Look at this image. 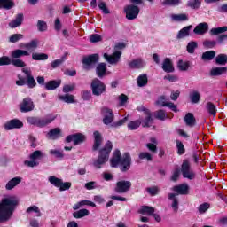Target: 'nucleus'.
<instances>
[{"label":"nucleus","mask_w":227,"mask_h":227,"mask_svg":"<svg viewBox=\"0 0 227 227\" xmlns=\"http://www.w3.org/2000/svg\"><path fill=\"white\" fill-rule=\"evenodd\" d=\"M14 6L13 0H0V8L3 10H12Z\"/></svg>","instance_id":"obj_40"},{"label":"nucleus","mask_w":227,"mask_h":227,"mask_svg":"<svg viewBox=\"0 0 227 227\" xmlns=\"http://www.w3.org/2000/svg\"><path fill=\"white\" fill-rule=\"evenodd\" d=\"M22 56H29V51L20 49H16L12 51L11 58L12 59H20Z\"/></svg>","instance_id":"obj_28"},{"label":"nucleus","mask_w":227,"mask_h":227,"mask_svg":"<svg viewBox=\"0 0 227 227\" xmlns=\"http://www.w3.org/2000/svg\"><path fill=\"white\" fill-rule=\"evenodd\" d=\"M84 141H86V136H84L82 133L68 135L65 139V143L73 142L74 146H77V145H82Z\"/></svg>","instance_id":"obj_12"},{"label":"nucleus","mask_w":227,"mask_h":227,"mask_svg":"<svg viewBox=\"0 0 227 227\" xmlns=\"http://www.w3.org/2000/svg\"><path fill=\"white\" fill-rule=\"evenodd\" d=\"M46 137H48V139H51L52 141L59 139V137H61V129L59 128L51 129L47 133Z\"/></svg>","instance_id":"obj_24"},{"label":"nucleus","mask_w":227,"mask_h":227,"mask_svg":"<svg viewBox=\"0 0 227 227\" xmlns=\"http://www.w3.org/2000/svg\"><path fill=\"white\" fill-rule=\"evenodd\" d=\"M138 212L143 215H153L155 214V208L149 206H142Z\"/></svg>","instance_id":"obj_33"},{"label":"nucleus","mask_w":227,"mask_h":227,"mask_svg":"<svg viewBox=\"0 0 227 227\" xmlns=\"http://www.w3.org/2000/svg\"><path fill=\"white\" fill-rule=\"evenodd\" d=\"M162 70L167 74H171V72H175V67H173V62L169 58H166L162 64Z\"/></svg>","instance_id":"obj_26"},{"label":"nucleus","mask_w":227,"mask_h":227,"mask_svg":"<svg viewBox=\"0 0 227 227\" xmlns=\"http://www.w3.org/2000/svg\"><path fill=\"white\" fill-rule=\"evenodd\" d=\"M155 104L160 107H166V106L168 105V102H166V96H160L155 102Z\"/></svg>","instance_id":"obj_64"},{"label":"nucleus","mask_w":227,"mask_h":227,"mask_svg":"<svg viewBox=\"0 0 227 227\" xmlns=\"http://www.w3.org/2000/svg\"><path fill=\"white\" fill-rule=\"evenodd\" d=\"M173 191H174V192H176L177 194L185 196V195L189 194V184H182L179 185H176L173 187Z\"/></svg>","instance_id":"obj_22"},{"label":"nucleus","mask_w":227,"mask_h":227,"mask_svg":"<svg viewBox=\"0 0 227 227\" xmlns=\"http://www.w3.org/2000/svg\"><path fill=\"white\" fill-rule=\"evenodd\" d=\"M215 61L216 65H226L227 55L226 54H219L215 58Z\"/></svg>","instance_id":"obj_49"},{"label":"nucleus","mask_w":227,"mask_h":227,"mask_svg":"<svg viewBox=\"0 0 227 227\" xmlns=\"http://www.w3.org/2000/svg\"><path fill=\"white\" fill-rule=\"evenodd\" d=\"M32 59L34 61H45L49 59V55L45 53H32Z\"/></svg>","instance_id":"obj_46"},{"label":"nucleus","mask_w":227,"mask_h":227,"mask_svg":"<svg viewBox=\"0 0 227 227\" xmlns=\"http://www.w3.org/2000/svg\"><path fill=\"white\" fill-rule=\"evenodd\" d=\"M189 67H190V65H189V62H187V61L179 60L177 62V67L182 72H187V70H189Z\"/></svg>","instance_id":"obj_55"},{"label":"nucleus","mask_w":227,"mask_h":227,"mask_svg":"<svg viewBox=\"0 0 227 227\" xmlns=\"http://www.w3.org/2000/svg\"><path fill=\"white\" fill-rule=\"evenodd\" d=\"M87 215H90V211L88 209H80L73 213V217H74V219H82V217H86Z\"/></svg>","instance_id":"obj_42"},{"label":"nucleus","mask_w":227,"mask_h":227,"mask_svg":"<svg viewBox=\"0 0 227 227\" xmlns=\"http://www.w3.org/2000/svg\"><path fill=\"white\" fill-rule=\"evenodd\" d=\"M103 58H105L106 61H107V63H109L110 65H118L121 58V51H116L112 55L104 53Z\"/></svg>","instance_id":"obj_15"},{"label":"nucleus","mask_w":227,"mask_h":227,"mask_svg":"<svg viewBox=\"0 0 227 227\" xmlns=\"http://www.w3.org/2000/svg\"><path fill=\"white\" fill-rule=\"evenodd\" d=\"M59 86H61V80H51L45 84V89L52 91L57 88H59Z\"/></svg>","instance_id":"obj_31"},{"label":"nucleus","mask_w":227,"mask_h":227,"mask_svg":"<svg viewBox=\"0 0 227 227\" xmlns=\"http://www.w3.org/2000/svg\"><path fill=\"white\" fill-rule=\"evenodd\" d=\"M12 65V59L8 56L0 57V67Z\"/></svg>","instance_id":"obj_61"},{"label":"nucleus","mask_w":227,"mask_h":227,"mask_svg":"<svg viewBox=\"0 0 227 227\" xmlns=\"http://www.w3.org/2000/svg\"><path fill=\"white\" fill-rule=\"evenodd\" d=\"M181 173L184 178H188V180H194L196 174L191 170V162L189 160H184L181 166Z\"/></svg>","instance_id":"obj_9"},{"label":"nucleus","mask_w":227,"mask_h":227,"mask_svg":"<svg viewBox=\"0 0 227 227\" xmlns=\"http://www.w3.org/2000/svg\"><path fill=\"white\" fill-rule=\"evenodd\" d=\"M137 84L139 88H143V86H146L148 84V76L146 74H140L137 79Z\"/></svg>","instance_id":"obj_41"},{"label":"nucleus","mask_w":227,"mask_h":227,"mask_svg":"<svg viewBox=\"0 0 227 227\" xmlns=\"http://www.w3.org/2000/svg\"><path fill=\"white\" fill-rule=\"evenodd\" d=\"M26 212L27 214H31V212H35V214H36V217H42V212L40 211V207H38L37 206H30Z\"/></svg>","instance_id":"obj_54"},{"label":"nucleus","mask_w":227,"mask_h":227,"mask_svg":"<svg viewBox=\"0 0 227 227\" xmlns=\"http://www.w3.org/2000/svg\"><path fill=\"white\" fill-rule=\"evenodd\" d=\"M48 181L50 182V184H51V185H54V187H57L58 189H59V187H61L62 179H60V178H58L54 176H51L48 178Z\"/></svg>","instance_id":"obj_47"},{"label":"nucleus","mask_w":227,"mask_h":227,"mask_svg":"<svg viewBox=\"0 0 227 227\" xmlns=\"http://www.w3.org/2000/svg\"><path fill=\"white\" fill-rule=\"evenodd\" d=\"M182 4V0H164L161 2V6H178Z\"/></svg>","instance_id":"obj_50"},{"label":"nucleus","mask_w":227,"mask_h":227,"mask_svg":"<svg viewBox=\"0 0 227 227\" xmlns=\"http://www.w3.org/2000/svg\"><path fill=\"white\" fill-rule=\"evenodd\" d=\"M56 118H57V115L50 114L45 117H27V121L30 125H35V127H39L40 129H43V127H47V125H50V123H52L54 120H56Z\"/></svg>","instance_id":"obj_4"},{"label":"nucleus","mask_w":227,"mask_h":227,"mask_svg":"<svg viewBox=\"0 0 227 227\" xmlns=\"http://www.w3.org/2000/svg\"><path fill=\"white\" fill-rule=\"evenodd\" d=\"M130 187H132V183L130 181L121 180L116 183L114 191L117 194H125V192L130 191Z\"/></svg>","instance_id":"obj_11"},{"label":"nucleus","mask_w":227,"mask_h":227,"mask_svg":"<svg viewBox=\"0 0 227 227\" xmlns=\"http://www.w3.org/2000/svg\"><path fill=\"white\" fill-rule=\"evenodd\" d=\"M37 29L41 33H43L44 31H46L47 30V22H45L43 20H38L37 21Z\"/></svg>","instance_id":"obj_62"},{"label":"nucleus","mask_w":227,"mask_h":227,"mask_svg":"<svg viewBox=\"0 0 227 227\" xmlns=\"http://www.w3.org/2000/svg\"><path fill=\"white\" fill-rule=\"evenodd\" d=\"M85 205H87L89 207H97L95 202H92V201H90V200H82V201L74 204V206L73 207V209L79 210V208H81L82 207H84Z\"/></svg>","instance_id":"obj_38"},{"label":"nucleus","mask_w":227,"mask_h":227,"mask_svg":"<svg viewBox=\"0 0 227 227\" xmlns=\"http://www.w3.org/2000/svg\"><path fill=\"white\" fill-rule=\"evenodd\" d=\"M178 194L176 193H169L168 194V200H172V204L171 207L174 210V212H178V208H179V200L178 198H176Z\"/></svg>","instance_id":"obj_30"},{"label":"nucleus","mask_w":227,"mask_h":227,"mask_svg":"<svg viewBox=\"0 0 227 227\" xmlns=\"http://www.w3.org/2000/svg\"><path fill=\"white\" fill-rule=\"evenodd\" d=\"M35 109V103L31 98H24L20 104V111L21 113H29Z\"/></svg>","instance_id":"obj_14"},{"label":"nucleus","mask_w":227,"mask_h":227,"mask_svg":"<svg viewBox=\"0 0 227 227\" xmlns=\"http://www.w3.org/2000/svg\"><path fill=\"white\" fill-rule=\"evenodd\" d=\"M59 100H62L66 104H75V97L72 94L60 95Z\"/></svg>","instance_id":"obj_34"},{"label":"nucleus","mask_w":227,"mask_h":227,"mask_svg":"<svg viewBox=\"0 0 227 227\" xmlns=\"http://www.w3.org/2000/svg\"><path fill=\"white\" fill-rule=\"evenodd\" d=\"M170 19L172 22H187L189 15L187 13L171 14Z\"/></svg>","instance_id":"obj_23"},{"label":"nucleus","mask_w":227,"mask_h":227,"mask_svg":"<svg viewBox=\"0 0 227 227\" xmlns=\"http://www.w3.org/2000/svg\"><path fill=\"white\" fill-rule=\"evenodd\" d=\"M208 208H210V204H208V202H204L198 207V212L199 214H205Z\"/></svg>","instance_id":"obj_57"},{"label":"nucleus","mask_w":227,"mask_h":227,"mask_svg":"<svg viewBox=\"0 0 227 227\" xmlns=\"http://www.w3.org/2000/svg\"><path fill=\"white\" fill-rule=\"evenodd\" d=\"M159 187L158 186H153V187H148L146 188V192L150 196H157L159 194Z\"/></svg>","instance_id":"obj_63"},{"label":"nucleus","mask_w":227,"mask_h":227,"mask_svg":"<svg viewBox=\"0 0 227 227\" xmlns=\"http://www.w3.org/2000/svg\"><path fill=\"white\" fill-rule=\"evenodd\" d=\"M193 33L194 35H200V36H203V35H206V33H208V23L207 22L199 23L193 29Z\"/></svg>","instance_id":"obj_18"},{"label":"nucleus","mask_w":227,"mask_h":227,"mask_svg":"<svg viewBox=\"0 0 227 227\" xmlns=\"http://www.w3.org/2000/svg\"><path fill=\"white\" fill-rule=\"evenodd\" d=\"M23 20H24V14L20 13L16 16L15 20H13L9 23V27L12 29H15V27H19V26L22 24Z\"/></svg>","instance_id":"obj_29"},{"label":"nucleus","mask_w":227,"mask_h":227,"mask_svg":"<svg viewBox=\"0 0 227 227\" xmlns=\"http://www.w3.org/2000/svg\"><path fill=\"white\" fill-rule=\"evenodd\" d=\"M22 127H24V124L18 119L11 120L4 125L5 130H13V129H22Z\"/></svg>","instance_id":"obj_17"},{"label":"nucleus","mask_w":227,"mask_h":227,"mask_svg":"<svg viewBox=\"0 0 227 227\" xmlns=\"http://www.w3.org/2000/svg\"><path fill=\"white\" fill-rule=\"evenodd\" d=\"M98 54H92L88 57H84L82 60L84 70H91L93 68V65L98 63Z\"/></svg>","instance_id":"obj_10"},{"label":"nucleus","mask_w":227,"mask_h":227,"mask_svg":"<svg viewBox=\"0 0 227 227\" xmlns=\"http://www.w3.org/2000/svg\"><path fill=\"white\" fill-rule=\"evenodd\" d=\"M129 130H137L141 127V120L130 121L127 125Z\"/></svg>","instance_id":"obj_48"},{"label":"nucleus","mask_w":227,"mask_h":227,"mask_svg":"<svg viewBox=\"0 0 227 227\" xmlns=\"http://www.w3.org/2000/svg\"><path fill=\"white\" fill-rule=\"evenodd\" d=\"M154 116L157 120H160L161 121H164V120H168V115L166 114V111L164 110L156 111Z\"/></svg>","instance_id":"obj_52"},{"label":"nucleus","mask_w":227,"mask_h":227,"mask_svg":"<svg viewBox=\"0 0 227 227\" xmlns=\"http://www.w3.org/2000/svg\"><path fill=\"white\" fill-rule=\"evenodd\" d=\"M186 6L192 10H200L201 8V0H188Z\"/></svg>","instance_id":"obj_37"},{"label":"nucleus","mask_w":227,"mask_h":227,"mask_svg":"<svg viewBox=\"0 0 227 227\" xmlns=\"http://www.w3.org/2000/svg\"><path fill=\"white\" fill-rule=\"evenodd\" d=\"M129 68H143L145 67V61H143L141 59H134L130 62H129Z\"/></svg>","instance_id":"obj_36"},{"label":"nucleus","mask_w":227,"mask_h":227,"mask_svg":"<svg viewBox=\"0 0 227 227\" xmlns=\"http://www.w3.org/2000/svg\"><path fill=\"white\" fill-rule=\"evenodd\" d=\"M206 109L211 116H215L217 114V107L212 102H207L206 104Z\"/></svg>","instance_id":"obj_43"},{"label":"nucleus","mask_w":227,"mask_h":227,"mask_svg":"<svg viewBox=\"0 0 227 227\" xmlns=\"http://www.w3.org/2000/svg\"><path fill=\"white\" fill-rule=\"evenodd\" d=\"M138 159H140V160H147L148 162H152L153 160L152 154L148 152L140 153L138 155Z\"/></svg>","instance_id":"obj_53"},{"label":"nucleus","mask_w":227,"mask_h":227,"mask_svg":"<svg viewBox=\"0 0 227 227\" xmlns=\"http://www.w3.org/2000/svg\"><path fill=\"white\" fill-rule=\"evenodd\" d=\"M98 6L99 10H101L103 13H105V15H109V13H111L109 9L107 8V4H106V2H99Z\"/></svg>","instance_id":"obj_60"},{"label":"nucleus","mask_w":227,"mask_h":227,"mask_svg":"<svg viewBox=\"0 0 227 227\" xmlns=\"http://www.w3.org/2000/svg\"><path fill=\"white\" fill-rule=\"evenodd\" d=\"M139 6L136 4H129L124 7V13L126 14V19L128 20H136L139 15Z\"/></svg>","instance_id":"obj_7"},{"label":"nucleus","mask_w":227,"mask_h":227,"mask_svg":"<svg viewBox=\"0 0 227 227\" xmlns=\"http://www.w3.org/2000/svg\"><path fill=\"white\" fill-rule=\"evenodd\" d=\"M93 137H94V144L92 146V150L93 152H97V150H98V148H100V146L102 145V134H100V132L98 131H94L93 132Z\"/></svg>","instance_id":"obj_21"},{"label":"nucleus","mask_w":227,"mask_h":227,"mask_svg":"<svg viewBox=\"0 0 227 227\" xmlns=\"http://www.w3.org/2000/svg\"><path fill=\"white\" fill-rule=\"evenodd\" d=\"M215 59V51H205L202 53L201 55V59L204 61V62H207V61H212V59Z\"/></svg>","instance_id":"obj_32"},{"label":"nucleus","mask_w":227,"mask_h":227,"mask_svg":"<svg viewBox=\"0 0 227 227\" xmlns=\"http://www.w3.org/2000/svg\"><path fill=\"white\" fill-rule=\"evenodd\" d=\"M226 31H227V26L214 27L210 29L209 35L211 36H215L217 35H220L217 37L218 43H223V42L227 40V35H223V33H226Z\"/></svg>","instance_id":"obj_8"},{"label":"nucleus","mask_w":227,"mask_h":227,"mask_svg":"<svg viewBox=\"0 0 227 227\" xmlns=\"http://www.w3.org/2000/svg\"><path fill=\"white\" fill-rule=\"evenodd\" d=\"M11 65L17 67L18 68H24V67H26V62L20 59H12Z\"/></svg>","instance_id":"obj_51"},{"label":"nucleus","mask_w":227,"mask_h":227,"mask_svg":"<svg viewBox=\"0 0 227 227\" xmlns=\"http://www.w3.org/2000/svg\"><path fill=\"white\" fill-rule=\"evenodd\" d=\"M17 207H19V198L17 196L8 195L2 199L0 201V223L10 221Z\"/></svg>","instance_id":"obj_1"},{"label":"nucleus","mask_w":227,"mask_h":227,"mask_svg":"<svg viewBox=\"0 0 227 227\" xmlns=\"http://www.w3.org/2000/svg\"><path fill=\"white\" fill-rule=\"evenodd\" d=\"M23 74L26 75V83L28 88H35L36 86V81H35V77L31 74V69L29 68H22Z\"/></svg>","instance_id":"obj_16"},{"label":"nucleus","mask_w":227,"mask_h":227,"mask_svg":"<svg viewBox=\"0 0 227 227\" xmlns=\"http://www.w3.org/2000/svg\"><path fill=\"white\" fill-rule=\"evenodd\" d=\"M45 153L40 150H35L28 155L29 160H26L23 164L26 168H38L40 160L44 159Z\"/></svg>","instance_id":"obj_5"},{"label":"nucleus","mask_w":227,"mask_h":227,"mask_svg":"<svg viewBox=\"0 0 227 227\" xmlns=\"http://www.w3.org/2000/svg\"><path fill=\"white\" fill-rule=\"evenodd\" d=\"M142 111H144L145 114V120H140L142 123V127H151V125L153 123V119L152 118V113H150V110L146 108H143Z\"/></svg>","instance_id":"obj_20"},{"label":"nucleus","mask_w":227,"mask_h":227,"mask_svg":"<svg viewBox=\"0 0 227 227\" xmlns=\"http://www.w3.org/2000/svg\"><path fill=\"white\" fill-rule=\"evenodd\" d=\"M184 122L186 123L187 127H194L196 125V118H194V114L188 113L184 116Z\"/></svg>","instance_id":"obj_35"},{"label":"nucleus","mask_w":227,"mask_h":227,"mask_svg":"<svg viewBox=\"0 0 227 227\" xmlns=\"http://www.w3.org/2000/svg\"><path fill=\"white\" fill-rule=\"evenodd\" d=\"M90 88L92 90V95L95 97H100L103 93H106V87L102 81L98 78L92 80L90 83Z\"/></svg>","instance_id":"obj_6"},{"label":"nucleus","mask_w":227,"mask_h":227,"mask_svg":"<svg viewBox=\"0 0 227 227\" xmlns=\"http://www.w3.org/2000/svg\"><path fill=\"white\" fill-rule=\"evenodd\" d=\"M23 47L27 49V51H35V49H38V39H34L29 43H25Z\"/></svg>","instance_id":"obj_44"},{"label":"nucleus","mask_w":227,"mask_h":227,"mask_svg":"<svg viewBox=\"0 0 227 227\" xmlns=\"http://www.w3.org/2000/svg\"><path fill=\"white\" fill-rule=\"evenodd\" d=\"M223 74H227V67H214L210 71V75L213 77H217V75H223Z\"/></svg>","instance_id":"obj_39"},{"label":"nucleus","mask_w":227,"mask_h":227,"mask_svg":"<svg viewBox=\"0 0 227 227\" xmlns=\"http://www.w3.org/2000/svg\"><path fill=\"white\" fill-rule=\"evenodd\" d=\"M192 104H198L200 102V94L198 91H193L190 95Z\"/></svg>","instance_id":"obj_56"},{"label":"nucleus","mask_w":227,"mask_h":227,"mask_svg":"<svg viewBox=\"0 0 227 227\" xmlns=\"http://www.w3.org/2000/svg\"><path fill=\"white\" fill-rule=\"evenodd\" d=\"M107 72V66L106 63H99L96 67V74L99 79H103Z\"/></svg>","instance_id":"obj_27"},{"label":"nucleus","mask_w":227,"mask_h":227,"mask_svg":"<svg viewBox=\"0 0 227 227\" xmlns=\"http://www.w3.org/2000/svg\"><path fill=\"white\" fill-rule=\"evenodd\" d=\"M101 114L103 116V123L105 125H111L113 121H114V113L109 107H103L101 108Z\"/></svg>","instance_id":"obj_13"},{"label":"nucleus","mask_w":227,"mask_h":227,"mask_svg":"<svg viewBox=\"0 0 227 227\" xmlns=\"http://www.w3.org/2000/svg\"><path fill=\"white\" fill-rule=\"evenodd\" d=\"M20 182H22V177H13L5 184L6 191H12V189H15V187H17Z\"/></svg>","instance_id":"obj_25"},{"label":"nucleus","mask_w":227,"mask_h":227,"mask_svg":"<svg viewBox=\"0 0 227 227\" xmlns=\"http://www.w3.org/2000/svg\"><path fill=\"white\" fill-rule=\"evenodd\" d=\"M112 150L113 143L108 140L105 146L99 150L97 160L93 162V166L96 169H100L104 164L109 160V153H111Z\"/></svg>","instance_id":"obj_3"},{"label":"nucleus","mask_w":227,"mask_h":227,"mask_svg":"<svg viewBox=\"0 0 227 227\" xmlns=\"http://www.w3.org/2000/svg\"><path fill=\"white\" fill-rule=\"evenodd\" d=\"M110 164L112 168H118L120 166L121 171L126 173V171L130 169V166H132V158L129 153H125L121 156L120 150H115L114 157L110 160Z\"/></svg>","instance_id":"obj_2"},{"label":"nucleus","mask_w":227,"mask_h":227,"mask_svg":"<svg viewBox=\"0 0 227 227\" xmlns=\"http://www.w3.org/2000/svg\"><path fill=\"white\" fill-rule=\"evenodd\" d=\"M176 148L178 155H184L185 153V146L180 140H176Z\"/></svg>","instance_id":"obj_58"},{"label":"nucleus","mask_w":227,"mask_h":227,"mask_svg":"<svg viewBox=\"0 0 227 227\" xmlns=\"http://www.w3.org/2000/svg\"><path fill=\"white\" fill-rule=\"evenodd\" d=\"M196 49H198V42L196 41H191L186 45L188 54H194Z\"/></svg>","instance_id":"obj_45"},{"label":"nucleus","mask_w":227,"mask_h":227,"mask_svg":"<svg viewBox=\"0 0 227 227\" xmlns=\"http://www.w3.org/2000/svg\"><path fill=\"white\" fill-rule=\"evenodd\" d=\"M191 29H192V25L184 27L181 30L178 31L176 35V40H184L191 36Z\"/></svg>","instance_id":"obj_19"},{"label":"nucleus","mask_w":227,"mask_h":227,"mask_svg":"<svg viewBox=\"0 0 227 227\" xmlns=\"http://www.w3.org/2000/svg\"><path fill=\"white\" fill-rule=\"evenodd\" d=\"M24 38V35L22 34H13L10 36L9 42L11 43H16V42H19V40H22Z\"/></svg>","instance_id":"obj_59"}]
</instances>
